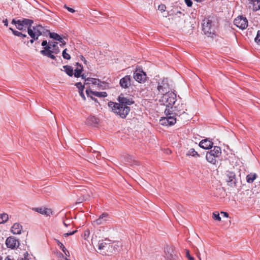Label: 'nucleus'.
Here are the masks:
<instances>
[{
	"instance_id": "nucleus-1",
	"label": "nucleus",
	"mask_w": 260,
	"mask_h": 260,
	"mask_svg": "<svg viewBox=\"0 0 260 260\" xmlns=\"http://www.w3.org/2000/svg\"><path fill=\"white\" fill-rule=\"evenodd\" d=\"M118 103L109 102L108 106L111 111L121 118H125L131 111L129 106L134 103L132 98L125 97L123 94H120L117 98Z\"/></svg>"
},
{
	"instance_id": "nucleus-2",
	"label": "nucleus",
	"mask_w": 260,
	"mask_h": 260,
	"mask_svg": "<svg viewBox=\"0 0 260 260\" xmlns=\"http://www.w3.org/2000/svg\"><path fill=\"white\" fill-rule=\"evenodd\" d=\"M213 17H208L203 20L202 29L204 34L208 37H212L215 35L217 26Z\"/></svg>"
},
{
	"instance_id": "nucleus-3",
	"label": "nucleus",
	"mask_w": 260,
	"mask_h": 260,
	"mask_svg": "<svg viewBox=\"0 0 260 260\" xmlns=\"http://www.w3.org/2000/svg\"><path fill=\"white\" fill-rule=\"evenodd\" d=\"M50 31L45 29L41 25L32 26L28 29V35L34 39H38L39 37L47 32L49 34Z\"/></svg>"
},
{
	"instance_id": "nucleus-4",
	"label": "nucleus",
	"mask_w": 260,
	"mask_h": 260,
	"mask_svg": "<svg viewBox=\"0 0 260 260\" xmlns=\"http://www.w3.org/2000/svg\"><path fill=\"white\" fill-rule=\"evenodd\" d=\"M176 97V94L174 92H169L163 94L160 101L167 107L173 109V106L177 101Z\"/></svg>"
},
{
	"instance_id": "nucleus-5",
	"label": "nucleus",
	"mask_w": 260,
	"mask_h": 260,
	"mask_svg": "<svg viewBox=\"0 0 260 260\" xmlns=\"http://www.w3.org/2000/svg\"><path fill=\"white\" fill-rule=\"evenodd\" d=\"M221 154L220 147L218 146H213V149L208 151L206 153V158L207 160L213 165H215L217 161L216 158L219 157Z\"/></svg>"
},
{
	"instance_id": "nucleus-6",
	"label": "nucleus",
	"mask_w": 260,
	"mask_h": 260,
	"mask_svg": "<svg viewBox=\"0 0 260 260\" xmlns=\"http://www.w3.org/2000/svg\"><path fill=\"white\" fill-rule=\"evenodd\" d=\"M170 87L168 79H164L158 83L157 89L159 93H161L163 95V94L170 92Z\"/></svg>"
},
{
	"instance_id": "nucleus-7",
	"label": "nucleus",
	"mask_w": 260,
	"mask_h": 260,
	"mask_svg": "<svg viewBox=\"0 0 260 260\" xmlns=\"http://www.w3.org/2000/svg\"><path fill=\"white\" fill-rule=\"evenodd\" d=\"M234 24L241 29H245L248 26V20L246 17L239 16L234 19Z\"/></svg>"
},
{
	"instance_id": "nucleus-8",
	"label": "nucleus",
	"mask_w": 260,
	"mask_h": 260,
	"mask_svg": "<svg viewBox=\"0 0 260 260\" xmlns=\"http://www.w3.org/2000/svg\"><path fill=\"white\" fill-rule=\"evenodd\" d=\"M133 76L136 81L144 83L146 80V74L142 69H137L134 72Z\"/></svg>"
},
{
	"instance_id": "nucleus-9",
	"label": "nucleus",
	"mask_w": 260,
	"mask_h": 260,
	"mask_svg": "<svg viewBox=\"0 0 260 260\" xmlns=\"http://www.w3.org/2000/svg\"><path fill=\"white\" fill-rule=\"evenodd\" d=\"M165 113L167 115L166 117H164V120H167L169 125H173L176 122V118L174 117V113L170 109H166Z\"/></svg>"
},
{
	"instance_id": "nucleus-10",
	"label": "nucleus",
	"mask_w": 260,
	"mask_h": 260,
	"mask_svg": "<svg viewBox=\"0 0 260 260\" xmlns=\"http://www.w3.org/2000/svg\"><path fill=\"white\" fill-rule=\"evenodd\" d=\"M226 176L227 177L226 181L228 182V185L231 187H235L237 183V179L235 173L234 172L227 171L226 173Z\"/></svg>"
},
{
	"instance_id": "nucleus-11",
	"label": "nucleus",
	"mask_w": 260,
	"mask_h": 260,
	"mask_svg": "<svg viewBox=\"0 0 260 260\" xmlns=\"http://www.w3.org/2000/svg\"><path fill=\"white\" fill-rule=\"evenodd\" d=\"M175 116H180L182 114L185 113L186 109L185 105L183 104H178L175 106L173 109H170Z\"/></svg>"
},
{
	"instance_id": "nucleus-12",
	"label": "nucleus",
	"mask_w": 260,
	"mask_h": 260,
	"mask_svg": "<svg viewBox=\"0 0 260 260\" xmlns=\"http://www.w3.org/2000/svg\"><path fill=\"white\" fill-rule=\"evenodd\" d=\"M6 245L7 247L13 249L19 246V241L15 237H9L6 240Z\"/></svg>"
},
{
	"instance_id": "nucleus-13",
	"label": "nucleus",
	"mask_w": 260,
	"mask_h": 260,
	"mask_svg": "<svg viewBox=\"0 0 260 260\" xmlns=\"http://www.w3.org/2000/svg\"><path fill=\"white\" fill-rule=\"evenodd\" d=\"M131 77L129 75H126L122 78L119 81L120 86L124 89L128 88L131 85Z\"/></svg>"
},
{
	"instance_id": "nucleus-14",
	"label": "nucleus",
	"mask_w": 260,
	"mask_h": 260,
	"mask_svg": "<svg viewBox=\"0 0 260 260\" xmlns=\"http://www.w3.org/2000/svg\"><path fill=\"white\" fill-rule=\"evenodd\" d=\"M80 192L78 193V196L79 197L76 204L82 203L85 201L89 199L90 195L87 193L85 189H82L80 190Z\"/></svg>"
},
{
	"instance_id": "nucleus-15",
	"label": "nucleus",
	"mask_w": 260,
	"mask_h": 260,
	"mask_svg": "<svg viewBox=\"0 0 260 260\" xmlns=\"http://www.w3.org/2000/svg\"><path fill=\"white\" fill-rule=\"evenodd\" d=\"M213 143L209 140L205 139L202 140L199 143V146L204 149H211L213 147Z\"/></svg>"
},
{
	"instance_id": "nucleus-16",
	"label": "nucleus",
	"mask_w": 260,
	"mask_h": 260,
	"mask_svg": "<svg viewBox=\"0 0 260 260\" xmlns=\"http://www.w3.org/2000/svg\"><path fill=\"white\" fill-rule=\"evenodd\" d=\"M86 92L87 95L88 96H90V95H93L94 96L99 97V98H105L107 97L108 94L106 92H98V91H93L90 89H87L86 90Z\"/></svg>"
},
{
	"instance_id": "nucleus-17",
	"label": "nucleus",
	"mask_w": 260,
	"mask_h": 260,
	"mask_svg": "<svg viewBox=\"0 0 260 260\" xmlns=\"http://www.w3.org/2000/svg\"><path fill=\"white\" fill-rule=\"evenodd\" d=\"M33 210L35 211L36 212H37L40 214L45 215L47 216H50L52 213L51 209L47 208H33Z\"/></svg>"
},
{
	"instance_id": "nucleus-18",
	"label": "nucleus",
	"mask_w": 260,
	"mask_h": 260,
	"mask_svg": "<svg viewBox=\"0 0 260 260\" xmlns=\"http://www.w3.org/2000/svg\"><path fill=\"white\" fill-rule=\"evenodd\" d=\"M49 35L50 38L54 40L59 41L61 43L60 44V46H63L66 44V42L64 41L63 38L57 33L49 32Z\"/></svg>"
},
{
	"instance_id": "nucleus-19",
	"label": "nucleus",
	"mask_w": 260,
	"mask_h": 260,
	"mask_svg": "<svg viewBox=\"0 0 260 260\" xmlns=\"http://www.w3.org/2000/svg\"><path fill=\"white\" fill-rule=\"evenodd\" d=\"M99 122V119L94 116L90 115L86 119V124L88 125L97 126Z\"/></svg>"
},
{
	"instance_id": "nucleus-20",
	"label": "nucleus",
	"mask_w": 260,
	"mask_h": 260,
	"mask_svg": "<svg viewBox=\"0 0 260 260\" xmlns=\"http://www.w3.org/2000/svg\"><path fill=\"white\" fill-rule=\"evenodd\" d=\"M109 240H105L104 241H102L99 243L98 249L100 250H107L109 248L110 243Z\"/></svg>"
},
{
	"instance_id": "nucleus-21",
	"label": "nucleus",
	"mask_w": 260,
	"mask_h": 260,
	"mask_svg": "<svg viewBox=\"0 0 260 260\" xmlns=\"http://www.w3.org/2000/svg\"><path fill=\"white\" fill-rule=\"evenodd\" d=\"M22 226L18 223H14L11 228V232L13 234H20Z\"/></svg>"
},
{
	"instance_id": "nucleus-22",
	"label": "nucleus",
	"mask_w": 260,
	"mask_h": 260,
	"mask_svg": "<svg viewBox=\"0 0 260 260\" xmlns=\"http://www.w3.org/2000/svg\"><path fill=\"white\" fill-rule=\"evenodd\" d=\"M249 4L252 6V9L257 11L260 9V0H248Z\"/></svg>"
},
{
	"instance_id": "nucleus-23",
	"label": "nucleus",
	"mask_w": 260,
	"mask_h": 260,
	"mask_svg": "<svg viewBox=\"0 0 260 260\" xmlns=\"http://www.w3.org/2000/svg\"><path fill=\"white\" fill-rule=\"evenodd\" d=\"M108 214L106 213H103L98 219H97L94 222L97 225L103 224L106 220V218L108 217Z\"/></svg>"
},
{
	"instance_id": "nucleus-24",
	"label": "nucleus",
	"mask_w": 260,
	"mask_h": 260,
	"mask_svg": "<svg viewBox=\"0 0 260 260\" xmlns=\"http://www.w3.org/2000/svg\"><path fill=\"white\" fill-rule=\"evenodd\" d=\"M49 44H50V46L52 47V49H51V52H52L54 54H57L60 52V50L57 46V42H49Z\"/></svg>"
},
{
	"instance_id": "nucleus-25",
	"label": "nucleus",
	"mask_w": 260,
	"mask_h": 260,
	"mask_svg": "<svg viewBox=\"0 0 260 260\" xmlns=\"http://www.w3.org/2000/svg\"><path fill=\"white\" fill-rule=\"evenodd\" d=\"M20 21L25 28L27 27V29L29 28V27H31L32 24L34 23L32 20L27 18H23L22 20H20Z\"/></svg>"
},
{
	"instance_id": "nucleus-26",
	"label": "nucleus",
	"mask_w": 260,
	"mask_h": 260,
	"mask_svg": "<svg viewBox=\"0 0 260 260\" xmlns=\"http://www.w3.org/2000/svg\"><path fill=\"white\" fill-rule=\"evenodd\" d=\"M40 53L44 56H47L48 57H49L52 59H55V56L53 54H52V53H53L52 52H51V49H50L49 51H47V49H46V50H41L40 51Z\"/></svg>"
},
{
	"instance_id": "nucleus-27",
	"label": "nucleus",
	"mask_w": 260,
	"mask_h": 260,
	"mask_svg": "<svg viewBox=\"0 0 260 260\" xmlns=\"http://www.w3.org/2000/svg\"><path fill=\"white\" fill-rule=\"evenodd\" d=\"M63 68L64 69L65 72L68 76H69L70 77L73 76L74 74V72L73 68H72V67L68 65H66L64 66Z\"/></svg>"
},
{
	"instance_id": "nucleus-28",
	"label": "nucleus",
	"mask_w": 260,
	"mask_h": 260,
	"mask_svg": "<svg viewBox=\"0 0 260 260\" xmlns=\"http://www.w3.org/2000/svg\"><path fill=\"white\" fill-rule=\"evenodd\" d=\"M257 177V175L255 173H250L246 176V181L249 183H252Z\"/></svg>"
},
{
	"instance_id": "nucleus-29",
	"label": "nucleus",
	"mask_w": 260,
	"mask_h": 260,
	"mask_svg": "<svg viewBox=\"0 0 260 260\" xmlns=\"http://www.w3.org/2000/svg\"><path fill=\"white\" fill-rule=\"evenodd\" d=\"M9 29L11 30L13 34L14 35L19 37L22 39H24L26 37V35L23 34L22 32L18 31L17 30L13 29L12 28L10 27Z\"/></svg>"
},
{
	"instance_id": "nucleus-30",
	"label": "nucleus",
	"mask_w": 260,
	"mask_h": 260,
	"mask_svg": "<svg viewBox=\"0 0 260 260\" xmlns=\"http://www.w3.org/2000/svg\"><path fill=\"white\" fill-rule=\"evenodd\" d=\"M86 82L88 84L91 83L96 85L97 84L101 83V80L93 78H87V79H86Z\"/></svg>"
},
{
	"instance_id": "nucleus-31",
	"label": "nucleus",
	"mask_w": 260,
	"mask_h": 260,
	"mask_svg": "<svg viewBox=\"0 0 260 260\" xmlns=\"http://www.w3.org/2000/svg\"><path fill=\"white\" fill-rule=\"evenodd\" d=\"M8 215L6 213L0 214V224L6 222L8 220Z\"/></svg>"
},
{
	"instance_id": "nucleus-32",
	"label": "nucleus",
	"mask_w": 260,
	"mask_h": 260,
	"mask_svg": "<svg viewBox=\"0 0 260 260\" xmlns=\"http://www.w3.org/2000/svg\"><path fill=\"white\" fill-rule=\"evenodd\" d=\"M83 71V67H81L80 68H77L75 70V72L73 75H74V76L76 78L80 77L81 76V73Z\"/></svg>"
},
{
	"instance_id": "nucleus-33",
	"label": "nucleus",
	"mask_w": 260,
	"mask_h": 260,
	"mask_svg": "<svg viewBox=\"0 0 260 260\" xmlns=\"http://www.w3.org/2000/svg\"><path fill=\"white\" fill-rule=\"evenodd\" d=\"M57 243L58 246L59 247L60 249L64 253V254L67 255V252L69 254V252L67 250L63 244L61 243L59 241L57 240Z\"/></svg>"
},
{
	"instance_id": "nucleus-34",
	"label": "nucleus",
	"mask_w": 260,
	"mask_h": 260,
	"mask_svg": "<svg viewBox=\"0 0 260 260\" xmlns=\"http://www.w3.org/2000/svg\"><path fill=\"white\" fill-rule=\"evenodd\" d=\"M187 155H189V156H194V157L199 156V155L198 153V152L193 148L190 149L188 150V151L187 153Z\"/></svg>"
},
{
	"instance_id": "nucleus-35",
	"label": "nucleus",
	"mask_w": 260,
	"mask_h": 260,
	"mask_svg": "<svg viewBox=\"0 0 260 260\" xmlns=\"http://www.w3.org/2000/svg\"><path fill=\"white\" fill-rule=\"evenodd\" d=\"M41 45L44 47V49L43 50H46V49H47V51H49L50 49H51L50 44H49V42L48 43L46 40L43 41Z\"/></svg>"
},
{
	"instance_id": "nucleus-36",
	"label": "nucleus",
	"mask_w": 260,
	"mask_h": 260,
	"mask_svg": "<svg viewBox=\"0 0 260 260\" xmlns=\"http://www.w3.org/2000/svg\"><path fill=\"white\" fill-rule=\"evenodd\" d=\"M16 27L20 30H22L23 29L25 30V27H24L22 23L21 22L20 20H17V23Z\"/></svg>"
},
{
	"instance_id": "nucleus-37",
	"label": "nucleus",
	"mask_w": 260,
	"mask_h": 260,
	"mask_svg": "<svg viewBox=\"0 0 260 260\" xmlns=\"http://www.w3.org/2000/svg\"><path fill=\"white\" fill-rule=\"evenodd\" d=\"M67 49H65L63 50L62 55L64 59L69 60L71 58V56L69 54L67 53Z\"/></svg>"
},
{
	"instance_id": "nucleus-38",
	"label": "nucleus",
	"mask_w": 260,
	"mask_h": 260,
	"mask_svg": "<svg viewBox=\"0 0 260 260\" xmlns=\"http://www.w3.org/2000/svg\"><path fill=\"white\" fill-rule=\"evenodd\" d=\"M213 218L215 220H221V217H220L219 213L218 212H214L213 213Z\"/></svg>"
},
{
	"instance_id": "nucleus-39",
	"label": "nucleus",
	"mask_w": 260,
	"mask_h": 260,
	"mask_svg": "<svg viewBox=\"0 0 260 260\" xmlns=\"http://www.w3.org/2000/svg\"><path fill=\"white\" fill-rule=\"evenodd\" d=\"M255 42L258 44L260 45V30L257 32L256 36L254 39Z\"/></svg>"
},
{
	"instance_id": "nucleus-40",
	"label": "nucleus",
	"mask_w": 260,
	"mask_h": 260,
	"mask_svg": "<svg viewBox=\"0 0 260 260\" xmlns=\"http://www.w3.org/2000/svg\"><path fill=\"white\" fill-rule=\"evenodd\" d=\"M96 85H98V86L99 87H100L101 89H103L105 88L106 86H108L107 83H106L105 82L101 81V83L99 84H97Z\"/></svg>"
},
{
	"instance_id": "nucleus-41",
	"label": "nucleus",
	"mask_w": 260,
	"mask_h": 260,
	"mask_svg": "<svg viewBox=\"0 0 260 260\" xmlns=\"http://www.w3.org/2000/svg\"><path fill=\"white\" fill-rule=\"evenodd\" d=\"M166 9V6L164 4H160L158 7V10L161 12L165 11Z\"/></svg>"
},
{
	"instance_id": "nucleus-42",
	"label": "nucleus",
	"mask_w": 260,
	"mask_h": 260,
	"mask_svg": "<svg viewBox=\"0 0 260 260\" xmlns=\"http://www.w3.org/2000/svg\"><path fill=\"white\" fill-rule=\"evenodd\" d=\"M75 85L79 89V90H84V86L81 82L76 83Z\"/></svg>"
},
{
	"instance_id": "nucleus-43",
	"label": "nucleus",
	"mask_w": 260,
	"mask_h": 260,
	"mask_svg": "<svg viewBox=\"0 0 260 260\" xmlns=\"http://www.w3.org/2000/svg\"><path fill=\"white\" fill-rule=\"evenodd\" d=\"M186 256L189 260H194V257L190 255L188 250H186Z\"/></svg>"
},
{
	"instance_id": "nucleus-44",
	"label": "nucleus",
	"mask_w": 260,
	"mask_h": 260,
	"mask_svg": "<svg viewBox=\"0 0 260 260\" xmlns=\"http://www.w3.org/2000/svg\"><path fill=\"white\" fill-rule=\"evenodd\" d=\"M76 232H77V231L75 230V231H72L71 232H69V233H64L63 236L64 237H68L69 236H71V235H74Z\"/></svg>"
},
{
	"instance_id": "nucleus-45",
	"label": "nucleus",
	"mask_w": 260,
	"mask_h": 260,
	"mask_svg": "<svg viewBox=\"0 0 260 260\" xmlns=\"http://www.w3.org/2000/svg\"><path fill=\"white\" fill-rule=\"evenodd\" d=\"M185 3L187 7H190L192 5V2L191 0H184Z\"/></svg>"
},
{
	"instance_id": "nucleus-46",
	"label": "nucleus",
	"mask_w": 260,
	"mask_h": 260,
	"mask_svg": "<svg viewBox=\"0 0 260 260\" xmlns=\"http://www.w3.org/2000/svg\"><path fill=\"white\" fill-rule=\"evenodd\" d=\"M64 8L67 9L69 12L72 13H73L75 12V11L73 8L68 7L66 5H64Z\"/></svg>"
},
{
	"instance_id": "nucleus-47",
	"label": "nucleus",
	"mask_w": 260,
	"mask_h": 260,
	"mask_svg": "<svg viewBox=\"0 0 260 260\" xmlns=\"http://www.w3.org/2000/svg\"><path fill=\"white\" fill-rule=\"evenodd\" d=\"M160 123L161 125H169V123H168L167 121L164 120V118H161V119H160Z\"/></svg>"
},
{
	"instance_id": "nucleus-48",
	"label": "nucleus",
	"mask_w": 260,
	"mask_h": 260,
	"mask_svg": "<svg viewBox=\"0 0 260 260\" xmlns=\"http://www.w3.org/2000/svg\"><path fill=\"white\" fill-rule=\"evenodd\" d=\"M79 94L83 98L84 100H85L86 98L83 93V90H79Z\"/></svg>"
},
{
	"instance_id": "nucleus-49",
	"label": "nucleus",
	"mask_w": 260,
	"mask_h": 260,
	"mask_svg": "<svg viewBox=\"0 0 260 260\" xmlns=\"http://www.w3.org/2000/svg\"><path fill=\"white\" fill-rule=\"evenodd\" d=\"M3 22L4 23L5 26H6L7 27L8 26V20L7 19H4L3 21Z\"/></svg>"
},
{
	"instance_id": "nucleus-50",
	"label": "nucleus",
	"mask_w": 260,
	"mask_h": 260,
	"mask_svg": "<svg viewBox=\"0 0 260 260\" xmlns=\"http://www.w3.org/2000/svg\"><path fill=\"white\" fill-rule=\"evenodd\" d=\"M221 214L223 215L225 217H229V214L227 212H221Z\"/></svg>"
},
{
	"instance_id": "nucleus-51",
	"label": "nucleus",
	"mask_w": 260,
	"mask_h": 260,
	"mask_svg": "<svg viewBox=\"0 0 260 260\" xmlns=\"http://www.w3.org/2000/svg\"><path fill=\"white\" fill-rule=\"evenodd\" d=\"M17 23V20H15L14 19H13L11 22V23L13 24H14L15 26H16Z\"/></svg>"
},
{
	"instance_id": "nucleus-52",
	"label": "nucleus",
	"mask_w": 260,
	"mask_h": 260,
	"mask_svg": "<svg viewBox=\"0 0 260 260\" xmlns=\"http://www.w3.org/2000/svg\"><path fill=\"white\" fill-rule=\"evenodd\" d=\"M82 79L85 80L86 81V79H87V78H86V76L85 74H81V76H80Z\"/></svg>"
},
{
	"instance_id": "nucleus-53",
	"label": "nucleus",
	"mask_w": 260,
	"mask_h": 260,
	"mask_svg": "<svg viewBox=\"0 0 260 260\" xmlns=\"http://www.w3.org/2000/svg\"><path fill=\"white\" fill-rule=\"evenodd\" d=\"M89 230L86 231L85 232V234H84L85 236H86L87 235L89 236Z\"/></svg>"
},
{
	"instance_id": "nucleus-54",
	"label": "nucleus",
	"mask_w": 260,
	"mask_h": 260,
	"mask_svg": "<svg viewBox=\"0 0 260 260\" xmlns=\"http://www.w3.org/2000/svg\"><path fill=\"white\" fill-rule=\"evenodd\" d=\"M90 96L91 99L93 101H94L95 102H98V100H97V99H96V98H93V97L91 96V95H90Z\"/></svg>"
},
{
	"instance_id": "nucleus-55",
	"label": "nucleus",
	"mask_w": 260,
	"mask_h": 260,
	"mask_svg": "<svg viewBox=\"0 0 260 260\" xmlns=\"http://www.w3.org/2000/svg\"><path fill=\"white\" fill-rule=\"evenodd\" d=\"M95 153H97L96 155V157L98 158V157L101 155L100 153L101 152H95Z\"/></svg>"
},
{
	"instance_id": "nucleus-56",
	"label": "nucleus",
	"mask_w": 260,
	"mask_h": 260,
	"mask_svg": "<svg viewBox=\"0 0 260 260\" xmlns=\"http://www.w3.org/2000/svg\"><path fill=\"white\" fill-rule=\"evenodd\" d=\"M36 40L37 39H34L31 38V39L29 41V42L31 44H32L34 42V40Z\"/></svg>"
},
{
	"instance_id": "nucleus-57",
	"label": "nucleus",
	"mask_w": 260,
	"mask_h": 260,
	"mask_svg": "<svg viewBox=\"0 0 260 260\" xmlns=\"http://www.w3.org/2000/svg\"><path fill=\"white\" fill-rule=\"evenodd\" d=\"M81 59L84 61V62L85 63L86 62V60H85V58L83 56H82V57H81Z\"/></svg>"
},
{
	"instance_id": "nucleus-58",
	"label": "nucleus",
	"mask_w": 260,
	"mask_h": 260,
	"mask_svg": "<svg viewBox=\"0 0 260 260\" xmlns=\"http://www.w3.org/2000/svg\"><path fill=\"white\" fill-rule=\"evenodd\" d=\"M76 65H77V66L79 67L80 68L82 67V65H81L80 63H79V62H77V63H76Z\"/></svg>"
},
{
	"instance_id": "nucleus-59",
	"label": "nucleus",
	"mask_w": 260,
	"mask_h": 260,
	"mask_svg": "<svg viewBox=\"0 0 260 260\" xmlns=\"http://www.w3.org/2000/svg\"><path fill=\"white\" fill-rule=\"evenodd\" d=\"M63 224H64V225L66 226H68V225L67 223H66V222H65V221H64V222H63Z\"/></svg>"
},
{
	"instance_id": "nucleus-60",
	"label": "nucleus",
	"mask_w": 260,
	"mask_h": 260,
	"mask_svg": "<svg viewBox=\"0 0 260 260\" xmlns=\"http://www.w3.org/2000/svg\"><path fill=\"white\" fill-rule=\"evenodd\" d=\"M0 260H2V257L0 256Z\"/></svg>"
}]
</instances>
